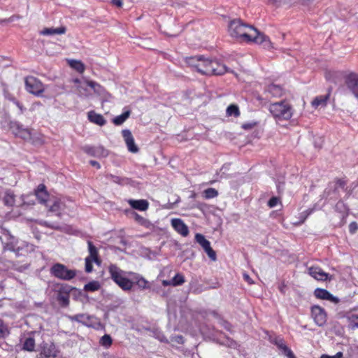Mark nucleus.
<instances>
[{
    "mask_svg": "<svg viewBox=\"0 0 358 358\" xmlns=\"http://www.w3.org/2000/svg\"><path fill=\"white\" fill-rule=\"evenodd\" d=\"M228 31L233 38H239L245 42L261 44L267 50L273 48L272 43L267 36L252 25L245 23L240 18L234 19L229 22Z\"/></svg>",
    "mask_w": 358,
    "mask_h": 358,
    "instance_id": "1",
    "label": "nucleus"
},
{
    "mask_svg": "<svg viewBox=\"0 0 358 358\" xmlns=\"http://www.w3.org/2000/svg\"><path fill=\"white\" fill-rule=\"evenodd\" d=\"M269 110L273 117L278 120H288L292 116L291 106L285 101H280L271 104Z\"/></svg>",
    "mask_w": 358,
    "mask_h": 358,
    "instance_id": "2",
    "label": "nucleus"
},
{
    "mask_svg": "<svg viewBox=\"0 0 358 358\" xmlns=\"http://www.w3.org/2000/svg\"><path fill=\"white\" fill-rule=\"evenodd\" d=\"M111 278L123 290H131L134 282L128 278L123 276L124 271L115 264H111L108 268Z\"/></svg>",
    "mask_w": 358,
    "mask_h": 358,
    "instance_id": "3",
    "label": "nucleus"
},
{
    "mask_svg": "<svg viewBox=\"0 0 358 358\" xmlns=\"http://www.w3.org/2000/svg\"><path fill=\"white\" fill-rule=\"evenodd\" d=\"M50 274L62 280L69 281L76 275V271L69 269L66 266L60 263L53 264L50 268Z\"/></svg>",
    "mask_w": 358,
    "mask_h": 358,
    "instance_id": "4",
    "label": "nucleus"
},
{
    "mask_svg": "<svg viewBox=\"0 0 358 358\" xmlns=\"http://www.w3.org/2000/svg\"><path fill=\"white\" fill-rule=\"evenodd\" d=\"M72 290H76L75 287L70 285H62L57 291V301L59 305L62 308H66L69 306V294Z\"/></svg>",
    "mask_w": 358,
    "mask_h": 358,
    "instance_id": "5",
    "label": "nucleus"
},
{
    "mask_svg": "<svg viewBox=\"0 0 358 358\" xmlns=\"http://www.w3.org/2000/svg\"><path fill=\"white\" fill-rule=\"evenodd\" d=\"M25 87L27 92L36 96H41L44 92L43 83L34 76H28L25 78Z\"/></svg>",
    "mask_w": 358,
    "mask_h": 358,
    "instance_id": "6",
    "label": "nucleus"
},
{
    "mask_svg": "<svg viewBox=\"0 0 358 358\" xmlns=\"http://www.w3.org/2000/svg\"><path fill=\"white\" fill-rule=\"evenodd\" d=\"M195 241L202 247L208 257L213 262L216 261L217 255L215 250L211 248L210 243L201 234L195 235Z\"/></svg>",
    "mask_w": 358,
    "mask_h": 358,
    "instance_id": "7",
    "label": "nucleus"
},
{
    "mask_svg": "<svg viewBox=\"0 0 358 358\" xmlns=\"http://www.w3.org/2000/svg\"><path fill=\"white\" fill-rule=\"evenodd\" d=\"M311 315L315 322L322 327L327 322V314L324 310L319 306H313L311 308Z\"/></svg>",
    "mask_w": 358,
    "mask_h": 358,
    "instance_id": "8",
    "label": "nucleus"
},
{
    "mask_svg": "<svg viewBox=\"0 0 358 358\" xmlns=\"http://www.w3.org/2000/svg\"><path fill=\"white\" fill-rule=\"evenodd\" d=\"M83 150L87 154L95 157H106L108 155V151L103 146H89L86 145Z\"/></svg>",
    "mask_w": 358,
    "mask_h": 358,
    "instance_id": "9",
    "label": "nucleus"
},
{
    "mask_svg": "<svg viewBox=\"0 0 358 358\" xmlns=\"http://www.w3.org/2000/svg\"><path fill=\"white\" fill-rule=\"evenodd\" d=\"M57 355V350L53 343H44L41 347V352L37 358H55Z\"/></svg>",
    "mask_w": 358,
    "mask_h": 358,
    "instance_id": "10",
    "label": "nucleus"
},
{
    "mask_svg": "<svg viewBox=\"0 0 358 358\" xmlns=\"http://www.w3.org/2000/svg\"><path fill=\"white\" fill-rule=\"evenodd\" d=\"M210 69H212V72H210L209 76H220L227 72L234 73L233 71H230L224 64L220 63L215 59H210Z\"/></svg>",
    "mask_w": 358,
    "mask_h": 358,
    "instance_id": "11",
    "label": "nucleus"
},
{
    "mask_svg": "<svg viewBox=\"0 0 358 358\" xmlns=\"http://www.w3.org/2000/svg\"><path fill=\"white\" fill-rule=\"evenodd\" d=\"M345 84L348 89L358 99V74L350 73L345 78Z\"/></svg>",
    "mask_w": 358,
    "mask_h": 358,
    "instance_id": "12",
    "label": "nucleus"
},
{
    "mask_svg": "<svg viewBox=\"0 0 358 358\" xmlns=\"http://www.w3.org/2000/svg\"><path fill=\"white\" fill-rule=\"evenodd\" d=\"M122 134L127 144L129 151L132 153L138 152V148L135 144L134 139L131 134V132L129 129H124L122 131Z\"/></svg>",
    "mask_w": 358,
    "mask_h": 358,
    "instance_id": "13",
    "label": "nucleus"
},
{
    "mask_svg": "<svg viewBox=\"0 0 358 358\" xmlns=\"http://www.w3.org/2000/svg\"><path fill=\"white\" fill-rule=\"evenodd\" d=\"M171 225L173 229L182 236L185 237L189 234L188 227L181 219H172Z\"/></svg>",
    "mask_w": 358,
    "mask_h": 358,
    "instance_id": "14",
    "label": "nucleus"
},
{
    "mask_svg": "<svg viewBox=\"0 0 358 358\" xmlns=\"http://www.w3.org/2000/svg\"><path fill=\"white\" fill-rule=\"evenodd\" d=\"M314 295L317 299L328 300L334 303H337L339 302V299L337 297L334 296L329 292H328L325 289H315L314 291Z\"/></svg>",
    "mask_w": 358,
    "mask_h": 358,
    "instance_id": "15",
    "label": "nucleus"
},
{
    "mask_svg": "<svg viewBox=\"0 0 358 358\" xmlns=\"http://www.w3.org/2000/svg\"><path fill=\"white\" fill-rule=\"evenodd\" d=\"M331 90L332 87H329L327 94L316 96L311 102L312 106L315 108L325 107L329 99Z\"/></svg>",
    "mask_w": 358,
    "mask_h": 358,
    "instance_id": "16",
    "label": "nucleus"
},
{
    "mask_svg": "<svg viewBox=\"0 0 358 358\" xmlns=\"http://www.w3.org/2000/svg\"><path fill=\"white\" fill-rule=\"evenodd\" d=\"M308 273L313 278L317 280L325 281L327 280L329 274L323 271L318 266H310L308 268Z\"/></svg>",
    "mask_w": 358,
    "mask_h": 358,
    "instance_id": "17",
    "label": "nucleus"
},
{
    "mask_svg": "<svg viewBox=\"0 0 358 358\" xmlns=\"http://www.w3.org/2000/svg\"><path fill=\"white\" fill-rule=\"evenodd\" d=\"M264 94H266V98L280 97L282 95V88L280 85L271 84L265 89Z\"/></svg>",
    "mask_w": 358,
    "mask_h": 358,
    "instance_id": "18",
    "label": "nucleus"
},
{
    "mask_svg": "<svg viewBox=\"0 0 358 358\" xmlns=\"http://www.w3.org/2000/svg\"><path fill=\"white\" fill-rule=\"evenodd\" d=\"M88 120L99 126H103L106 123V120L101 114L96 113L94 110H90L87 113Z\"/></svg>",
    "mask_w": 358,
    "mask_h": 358,
    "instance_id": "19",
    "label": "nucleus"
},
{
    "mask_svg": "<svg viewBox=\"0 0 358 358\" xmlns=\"http://www.w3.org/2000/svg\"><path fill=\"white\" fill-rule=\"evenodd\" d=\"M67 317L71 322H78L88 326L92 317L86 313H80L75 315H68Z\"/></svg>",
    "mask_w": 358,
    "mask_h": 358,
    "instance_id": "20",
    "label": "nucleus"
},
{
    "mask_svg": "<svg viewBox=\"0 0 358 358\" xmlns=\"http://www.w3.org/2000/svg\"><path fill=\"white\" fill-rule=\"evenodd\" d=\"M210 59H206L203 56H201V62H200V67L198 70V72L203 74L209 76L210 72H212V69H210Z\"/></svg>",
    "mask_w": 358,
    "mask_h": 358,
    "instance_id": "21",
    "label": "nucleus"
},
{
    "mask_svg": "<svg viewBox=\"0 0 358 358\" xmlns=\"http://www.w3.org/2000/svg\"><path fill=\"white\" fill-rule=\"evenodd\" d=\"M36 195L40 203H45L47 201L48 194L45 185L40 184L38 186L37 189L36 190Z\"/></svg>",
    "mask_w": 358,
    "mask_h": 358,
    "instance_id": "22",
    "label": "nucleus"
},
{
    "mask_svg": "<svg viewBox=\"0 0 358 358\" xmlns=\"http://www.w3.org/2000/svg\"><path fill=\"white\" fill-rule=\"evenodd\" d=\"M16 129V135L22 139L26 141H31L32 139L31 130L30 129L23 128L22 125H17Z\"/></svg>",
    "mask_w": 358,
    "mask_h": 358,
    "instance_id": "23",
    "label": "nucleus"
},
{
    "mask_svg": "<svg viewBox=\"0 0 358 358\" xmlns=\"http://www.w3.org/2000/svg\"><path fill=\"white\" fill-rule=\"evenodd\" d=\"M129 203L134 208L139 210H145L148 208V202L146 200H129Z\"/></svg>",
    "mask_w": 358,
    "mask_h": 358,
    "instance_id": "24",
    "label": "nucleus"
},
{
    "mask_svg": "<svg viewBox=\"0 0 358 358\" xmlns=\"http://www.w3.org/2000/svg\"><path fill=\"white\" fill-rule=\"evenodd\" d=\"M65 27H60L58 28H45L41 31L43 35H54V34H63L66 32Z\"/></svg>",
    "mask_w": 358,
    "mask_h": 358,
    "instance_id": "25",
    "label": "nucleus"
},
{
    "mask_svg": "<svg viewBox=\"0 0 358 358\" xmlns=\"http://www.w3.org/2000/svg\"><path fill=\"white\" fill-rule=\"evenodd\" d=\"M88 245V250L90 255L87 257H90L91 259H93V261L96 264H100V260L98 258V251L96 248L93 245L92 241L87 242Z\"/></svg>",
    "mask_w": 358,
    "mask_h": 358,
    "instance_id": "26",
    "label": "nucleus"
},
{
    "mask_svg": "<svg viewBox=\"0 0 358 358\" xmlns=\"http://www.w3.org/2000/svg\"><path fill=\"white\" fill-rule=\"evenodd\" d=\"M201 59V55H196V56L187 57L185 59V61L189 66L194 68L198 71L199 69L201 68L199 66Z\"/></svg>",
    "mask_w": 358,
    "mask_h": 358,
    "instance_id": "27",
    "label": "nucleus"
},
{
    "mask_svg": "<svg viewBox=\"0 0 358 358\" xmlns=\"http://www.w3.org/2000/svg\"><path fill=\"white\" fill-rule=\"evenodd\" d=\"M130 115H131V111L129 110H128L124 112L122 114L114 117L113 119V122L115 125H121L127 120V118H129Z\"/></svg>",
    "mask_w": 358,
    "mask_h": 358,
    "instance_id": "28",
    "label": "nucleus"
},
{
    "mask_svg": "<svg viewBox=\"0 0 358 358\" xmlns=\"http://www.w3.org/2000/svg\"><path fill=\"white\" fill-rule=\"evenodd\" d=\"M35 348V340L32 337L27 338L23 343L22 350L32 352Z\"/></svg>",
    "mask_w": 358,
    "mask_h": 358,
    "instance_id": "29",
    "label": "nucleus"
},
{
    "mask_svg": "<svg viewBox=\"0 0 358 358\" xmlns=\"http://www.w3.org/2000/svg\"><path fill=\"white\" fill-rule=\"evenodd\" d=\"M101 287L99 282L93 280L84 286V290L87 292H94L99 290Z\"/></svg>",
    "mask_w": 358,
    "mask_h": 358,
    "instance_id": "30",
    "label": "nucleus"
},
{
    "mask_svg": "<svg viewBox=\"0 0 358 358\" xmlns=\"http://www.w3.org/2000/svg\"><path fill=\"white\" fill-rule=\"evenodd\" d=\"M70 66L80 73H83L85 69L84 64L78 60H71L70 62Z\"/></svg>",
    "mask_w": 358,
    "mask_h": 358,
    "instance_id": "31",
    "label": "nucleus"
},
{
    "mask_svg": "<svg viewBox=\"0 0 358 358\" xmlns=\"http://www.w3.org/2000/svg\"><path fill=\"white\" fill-rule=\"evenodd\" d=\"M15 196L13 194L10 192H6L3 198V202L7 206H13L15 203Z\"/></svg>",
    "mask_w": 358,
    "mask_h": 358,
    "instance_id": "32",
    "label": "nucleus"
},
{
    "mask_svg": "<svg viewBox=\"0 0 358 358\" xmlns=\"http://www.w3.org/2000/svg\"><path fill=\"white\" fill-rule=\"evenodd\" d=\"M10 334V330L4 321L0 319V338H4Z\"/></svg>",
    "mask_w": 358,
    "mask_h": 358,
    "instance_id": "33",
    "label": "nucleus"
},
{
    "mask_svg": "<svg viewBox=\"0 0 358 358\" xmlns=\"http://www.w3.org/2000/svg\"><path fill=\"white\" fill-rule=\"evenodd\" d=\"M227 115L228 116L238 117L240 115V111L238 106L231 104L227 108Z\"/></svg>",
    "mask_w": 358,
    "mask_h": 358,
    "instance_id": "34",
    "label": "nucleus"
},
{
    "mask_svg": "<svg viewBox=\"0 0 358 358\" xmlns=\"http://www.w3.org/2000/svg\"><path fill=\"white\" fill-rule=\"evenodd\" d=\"M203 196L206 199H210L216 197L218 195V192L214 188H208L203 192Z\"/></svg>",
    "mask_w": 358,
    "mask_h": 358,
    "instance_id": "35",
    "label": "nucleus"
},
{
    "mask_svg": "<svg viewBox=\"0 0 358 358\" xmlns=\"http://www.w3.org/2000/svg\"><path fill=\"white\" fill-rule=\"evenodd\" d=\"M136 280V284L141 289H146L148 287V282L143 277L136 275L134 278Z\"/></svg>",
    "mask_w": 358,
    "mask_h": 358,
    "instance_id": "36",
    "label": "nucleus"
},
{
    "mask_svg": "<svg viewBox=\"0 0 358 358\" xmlns=\"http://www.w3.org/2000/svg\"><path fill=\"white\" fill-rule=\"evenodd\" d=\"M173 286L181 285L185 282V278L180 273H177L171 280Z\"/></svg>",
    "mask_w": 358,
    "mask_h": 358,
    "instance_id": "37",
    "label": "nucleus"
},
{
    "mask_svg": "<svg viewBox=\"0 0 358 358\" xmlns=\"http://www.w3.org/2000/svg\"><path fill=\"white\" fill-rule=\"evenodd\" d=\"M112 338L110 337V335L108 334H105L104 336H103L100 340V343L101 345L104 346V347H109L112 344Z\"/></svg>",
    "mask_w": 358,
    "mask_h": 358,
    "instance_id": "38",
    "label": "nucleus"
},
{
    "mask_svg": "<svg viewBox=\"0 0 358 358\" xmlns=\"http://www.w3.org/2000/svg\"><path fill=\"white\" fill-rule=\"evenodd\" d=\"M170 343H176L178 344L184 343V338L181 335H176L171 336L169 338Z\"/></svg>",
    "mask_w": 358,
    "mask_h": 358,
    "instance_id": "39",
    "label": "nucleus"
},
{
    "mask_svg": "<svg viewBox=\"0 0 358 358\" xmlns=\"http://www.w3.org/2000/svg\"><path fill=\"white\" fill-rule=\"evenodd\" d=\"M132 214L134 217L135 220L137 221L138 222H139L140 224H141L142 225L145 226L147 224V223L148 222L146 219L143 218V217H141L136 213L133 212Z\"/></svg>",
    "mask_w": 358,
    "mask_h": 358,
    "instance_id": "40",
    "label": "nucleus"
},
{
    "mask_svg": "<svg viewBox=\"0 0 358 358\" xmlns=\"http://www.w3.org/2000/svg\"><path fill=\"white\" fill-rule=\"evenodd\" d=\"M92 262L93 259H91L90 257H86L85 259V271L87 273H90L92 271L93 266H92Z\"/></svg>",
    "mask_w": 358,
    "mask_h": 358,
    "instance_id": "41",
    "label": "nucleus"
},
{
    "mask_svg": "<svg viewBox=\"0 0 358 358\" xmlns=\"http://www.w3.org/2000/svg\"><path fill=\"white\" fill-rule=\"evenodd\" d=\"M62 203L59 200H55L52 205L50 206V210L52 212H58L61 208Z\"/></svg>",
    "mask_w": 358,
    "mask_h": 358,
    "instance_id": "42",
    "label": "nucleus"
},
{
    "mask_svg": "<svg viewBox=\"0 0 358 358\" xmlns=\"http://www.w3.org/2000/svg\"><path fill=\"white\" fill-rule=\"evenodd\" d=\"M279 201H280L279 198H278L276 196H273L268 201V206L270 208H273L278 203Z\"/></svg>",
    "mask_w": 358,
    "mask_h": 358,
    "instance_id": "43",
    "label": "nucleus"
},
{
    "mask_svg": "<svg viewBox=\"0 0 358 358\" xmlns=\"http://www.w3.org/2000/svg\"><path fill=\"white\" fill-rule=\"evenodd\" d=\"M343 356V354L342 352H337L335 355H322L320 358H342Z\"/></svg>",
    "mask_w": 358,
    "mask_h": 358,
    "instance_id": "44",
    "label": "nucleus"
},
{
    "mask_svg": "<svg viewBox=\"0 0 358 358\" xmlns=\"http://www.w3.org/2000/svg\"><path fill=\"white\" fill-rule=\"evenodd\" d=\"M358 229V224L355 222H352L349 224V231L350 234H355Z\"/></svg>",
    "mask_w": 358,
    "mask_h": 358,
    "instance_id": "45",
    "label": "nucleus"
},
{
    "mask_svg": "<svg viewBox=\"0 0 358 358\" xmlns=\"http://www.w3.org/2000/svg\"><path fill=\"white\" fill-rule=\"evenodd\" d=\"M86 85L90 87L92 89H95V87H97L99 89H102V87L97 83L92 80H87L85 82Z\"/></svg>",
    "mask_w": 358,
    "mask_h": 358,
    "instance_id": "46",
    "label": "nucleus"
},
{
    "mask_svg": "<svg viewBox=\"0 0 358 358\" xmlns=\"http://www.w3.org/2000/svg\"><path fill=\"white\" fill-rule=\"evenodd\" d=\"M283 352L288 358H296L292 351L288 347H285Z\"/></svg>",
    "mask_w": 358,
    "mask_h": 358,
    "instance_id": "47",
    "label": "nucleus"
},
{
    "mask_svg": "<svg viewBox=\"0 0 358 358\" xmlns=\"http://www.w3.org/2000/svg\"><path fill=\"white\" fill-rule=\"evenodd\" d=\"M336 182V185L339 187H341L342 189H345V185L347 184V182L343 179H337Z\"/></svg>",
    "mask_w": 358,
    "mask_h": 358,
    "instance_id": "48",
    "label": "nucleus"
},
{
    "mask_svg": "<svg viewBox=\"0 0 358 358\" xmlns=\"http://www.w3.org/2000/svg\"><path fill=\"white\" fill-rule=\"evenodd\" d=\"M275 345L281 349L282 351L285 350V347H287L284 343L282 339L278 340L275 341Z\"/></svg>",
    "mask_w": 358,
    "mask_h": 358,
    "instance_id": "49",
    "label": "nucleus"
},
{
    "mask_svg": "<svg viewBox=\"0 0 358 358\" xmlns=\"http://www.w3.org/2000/svg\"><path fill=\"white\" fill-rule=\"evenodd\" d=\"M311 3V0H296L294 3H299L302 6H309Z\"/></svg>",
    "mask_w": 358,
    "mask_h": 358,
    "instance_id": "50",
    "label": "nucleus"
},
{
    "mask_svg": "<svg viewBox=\"0 0 358 358\" xmlns=\"http://www.w3.org/2000/svg\"><path fill=\"white\" fill-rule=\"evenodd\" d=\"M111 3L113 5L115 6L118 8H121L123 5L122 0H111Z\"/></svg>",
    "mask_w": 358,
    "mask_h": 358,
    "instance_id": "51",
    "label": "nucleus"
},
{
    "mask_svg": "<svg viewBox=\"0 0 358 358\" xmlns=\"http://www.w3.org/2000/svg\"><path fill=\"white\" fill-rule=\"evenodd\" d=\"M255 125V123H245L242 125V128L245 130H248V129H251L252 128H253V127Z\"/></svg>",
    "mask_w": 358,
    "mask_h": 358,
    "instance_id": "52",
    "label": "nucleus"
},
{
    "mask_svg": "<svg viewBox=\"0 0 358 358\" xmlns=\"http://www.w3.org/2000/svg\"><path fill=\"white\" fill-rule=\"evenodd\" d=\"M108 178H110L114 182L119 183L120 182V178L118 176L110 175Z\"/></svg>",
    "mask_w": 358,
    "mask_h": 358,
    "instance_id": "53",
    "label": "nucleus"
},
{
    "mask_svg": "<svg viewBox=\"0 0 358 358\" xmlns=\"http://www.w3.org/2000/svg\"><path fill=\"white\" fill-rule=\"evenodd\" d=\"M243 277H244V279L250 285L253 284L254 282L252 281V280L250 278V277L249 276L248 274H246V273H244L243 274Z\"/></svg>",
    "mask_w": 358,
    "mask_h": 358,
    "instance_id": "54",
    "label": "nucleus"
},
{
    "mask_svg": "<svg viewBox=\"0 0 358 358\" xmlns=\"http://www.w3.org/2000/svg\"><path fill=\"white\" fill-rule=\"evenodd\" d=\"M90 164L92 166H95L96 167L97 169H100L101 166L99 164V163L96 161H94V160H90Z\"/></svg>",
    "mask_w": 358,
    "mask_h": 358,
    "instance_id": "55",
    "label": "nucleus"
},
{
    "mask_svg": "<svg viewBox=\"0 0 358 358\" xmlns=\"http://www.w3.org/2000/svg\"><path fill=\"white\" fill-rule=\"evenodd\" d=\"M27 268V266H24V265H23V266H19V267L16 268L15 269H16L17 271H18L22 272V271H23L26 270Z\"/></svg>",
    "mask_w": 358,
    "mask_h": 358,
    "instance_id": "56",
    "label": "nucleus"
},
{
    "mask_svg": "<svg viewBox=\"0 0 358 358\" xmlns=\"http://www.w3.org/2000/svg\"><path fill=\"white\" fill-rule=\"evenodd\" d=\"M171 282V280H164L162 281V285L164 286L172 285V283Z\"/></svg>",
    "mask_w": 358,
    "mask_h": 358,
    "instance_id": "57",
    "label": "nucleus"
},
{
    "mask_svg": "<svg viewBox=\"0 0 358 358\" xmlns=\"http://www.w3.org/2000/svg\"><path fill=\"white\" fill-rule=\"evenodd\" d=\"M93 90H94L95 93H98V94H100L103 92V88L102 87V89H99V88H97V87H95V89H93Z\"/></svg>",
    "mask_w": 358,
    "mask_h": 358,
    "instance_id": "58",
    "label": "nucleus"
},
{
    "mask_svg": "<svg viewBox=\"0 0 358 358\" xmlns=\"http://www.w3.org/2000/svg\"><path fill=\"white\" fill-rule=\"evenodd\" d=\"M15 103H16L17 106L19 108V109L21 110V112L22 113L23 112V106L18 101H17Z\"/></svg>",
    "mask_w": 358,
    "mask_h": 358,
    "instance_id": "59",
    "label": "nucleus"
},
{
    "mask_svg": "<svg viewBox=\"0 0 358 358\" xmlns=\"http://www.w3.org/2000/svg\"><path fill=\"white\" fill-rule=\"evenodd\" d=\"M160 341H161L162 342L166 343H170L169 339H167V338H166V337H164V336H163V337L160 339Z\"/></svg>",
    "mask_w": 358,
    "mask_h": 358,
    "instance_id": "60",
    "label": "nucleus"
},
{
    "mask_svg": "<svg viewBox=\"0 0 358 358\" xmlns=\"http://www.w3.org/2000/svg\"><path fill=\"white\" fill-rule=\"evenodd\" d=\"M235 345H236V343H235V342H234V341H231V344H230V346H231V347H235Z\"/></svg>",
    "mask_w": 358,
    "mask_h": 358,
    "instance_id": "61",
    "label": "nucleus"
},
{
    "mask_svg": "<svg viewBox=\"0 0 358 358\" xmlns=\"http://www.w3.org/2000/svg\"><path fill=\"white\" fill-rule=\"evenodd\" d=\"M74 83H80V81L79 79L76 78V79L74 80Z\"/></svg>",
    "mask_w": 358,
    "mask_h": 358,
    "instance_id": "62",
    "label": "nucleus"
},
{
    "mask_svg": "<svg viewBox=\"0 0 358 358\" xmlns=\"http://www.w3.org/2000/svg\"><path fill=\"white\" fill-rule=\"evenodd\" d=\"M310 213H311V210H310V211L307 213V215L305 216V217H304V219H303V220H305V219L306 218V217H307L309 214H310ZM303 221H304V220H303V221H302V222H303Z\"/></svg>",
    "mask_w": 358,
    "mask_h": 358,
    "instance_id": "63",
    "label": "nucleus"
},
{
    "mask_svg": "<svg viewBox=\"0 0 358 358\" xmlns=\"http://www.w3.org/2000/svg\"><path fill=\"white\" fill-rule=\"evenodd\" d=\"M280 290L281 292H284V289H283L282 287L280 288Z\"/></svg>",
    "mask_w": 358,
    "mask_h": 358,
    "instance_id": "64",
    "label": "nucleus"
}]
</instances>
